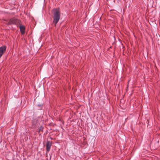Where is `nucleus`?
Segmentation results:
<instances>
[{
	"label": "nucleus",
	"instance_id": "nucleus-2",
	"mask_svg": "<svg viewBox=\"0 0 160 160\" xmlns=\"http://www.w3.org/2000/svg\"><path fill=\"white\" fill-rule=\"evenodd\" d=\"M20 21L18 19H17L14 18L11 19L9 22V24H16L18 25V24H20Z\"/></svg>",
	"mask_w": 160,
	"mask_h": 160
},
{
	"label": "nucleus",
	"instance_id": "nucleus-3",
	"mask_svg": "<svg viewBox=\"0 0 160 160\" xmlns=\"http://www.w3.org/2000/svg\"><path fill=\"white\" fill-rule=\"evenodd\" d=\"M52 144L51 142H50L49 141H48L46 144V150L48 152L51 148V147Z\"/></svg>",
	"mask_w": 160,
	"mask_h": 160
},
{
	"label": "nucleus",
	"instance_id": "nucleus-4",
	"mask_svg": "<svg viewBox=\"0 0 160 160\" xmlns=\"http://www.w3.org/2000/svg\"><path fill=\"white\" fill-rule=\"evenodd\" d=\"M19 28L21 32V33L23 34L25 33V27L22 25H20L19 26Z\"/></svg>",
	"mask_w": 160,
	"mask_h": 160
},
{
	"label": "nucleus",
	"instance_id": "nucleus-5",
	"mask_svg": "<svg viewBox=\"0 0 160 160\" xmlns=\"http://www.w3.org/2000/svg\"><path fill=\"white\" fill-rule=\"evenodd\" d=\"M38 106L41 107L42 106V104H38Z\"/></svg>",
	"mask_w": 160,
	"mask_h": 160
},
{
	"label": "nucleus",
	"instance_id": "nucleus-6",
	"mask_svg": "<svg viewBox=\"0 0 160 160\" xmlns=\"http://www.w3.org/2000/svg\"><path fill=\"white\" fill-rule=\"evenodd\" d=\"M40 109H42V108H40Z\"/></svg>",
	"mask_w": 160,
	"mask_h": 160
},
{
	"label": "nucleus",
	"instance_id": "nucleus-1",
	"mask_svg": "<svg viewBox=\"0 0 160 160\" xmlns=\"http://www.w3.org/2000/svg\"><path fill=\"white\" fill-rule=\"evenodd\" d=\"M53 22L56 25L59 21L60 18V12L58 8H56L53 10Z\"/></svg>",
	"mask_w": 160,
	"mask_h": 160
}]
</instances>
